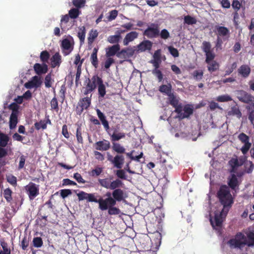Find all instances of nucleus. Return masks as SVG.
Wrapping results in <instances>:
<instances>
[{"instance_id":"de8ad7c7","label":"nucleus","mask_w":254,"mask_h":254,"mask_svg":"<svg viewBox=\"0 0 254 254\" xmlns=\"http://www.w3.org/2000/svg\"><path fill=\"white\" fill-rule=\"evenodd\" d=\"M81 11L77 8H72L68 11V15L71 19H76L80 15Z\"/></svg>"},{"instance_id":"8fccbe9b","label":"nucleus","mask_w":254,"mask_h":254,"mask_svg":"<svg viewBox=\"0 0 254 254\" xmlns=\"http://www.w3.org/2000/svg\"><path fill=\"white\" fill-rule=\"evenodd\" d=\"M242 6L241 3L238 0H233L232 3V6L235 11L234 14V18L236 17V15H238V11L240 9Z\"/></svg>"},{"instance_id":"39448f33","label":"nucleus","mask_w":254,"mask_h":254,"mask_svg":"<svg viewBox=\"0 0 254 254\" xmlns=\"http://www.w3.org/2000/svg\"><path fill=\"white\" fill-rule=\"evenodd\" d=\"M246 236L242 232L237 233L234 238L230 239L228 242V244L231 248H237L242 249L245 246L246 243L245 240Z\"/></svg>"},{"instance_id":"603ef678","label":"nucleus","mask_w":254,"mask_h":254,"mask_svg":"<svg viewBox=\"0 0 254 254\" xmlns=\"http://www.w3.org/2000/svg\"><path fill=\"white\" fill-rule=\"evenodd\" d=\"M12 193V191L9 188H7L4 190L3 196H4V197L5 198V199H6V200L8 202H10L12 199V198L11 196Z\"/></svg>"},{"instance_id":"b1692460","label":"nucleus","mask_w":254,"mask_h":254,"mask_svg":"<svg viewBox=\"0 0 254 254\" xmlns=\"http://www.w3.org/2000/svg\"><path fill=\"white\" fill-rule=\"evenodd\" d=\"M251 71V68L247 64H243L238 69V74L244 78H246L249 76Z\"/></svg>"},{"instance_id":"473e14b6","label":"nucleus","mask_w":254,"mask_h":254,"mask_svg":"<svg viewBox=\"0 0 254 254\" xmlns=\"http://www.w3.org/2000/svg\"><path fill=\"white\" fill-rule=\"evenodd\" d=\"M0 244L3 250L0 251V254H11V250L7 242L3 240H0Z\"/></svg>"},{"instance_id":"4468645a","label":"nucleus","mask_w":254,"mask_h":254,"mask_svg":"<svg viewBox=\"0 0 254 254\" xmlns=\"http://www.w3.org/2000/svg\"><path fill=\"white\" fill-rule=\"evenodd\" d=\"M94 146L97 150L106 151L111 148V143L109 140L103 139L95 142Z\"/></svg>"},{"instance_id":"e2e57ef3","label":"nucleus","mask_w":254,"mask_h":254,"mask_svg":"<svg viewBox=\"0 0 254 254\" xmlns=\"http://www.w3.org/2000/svg\"><path fill=\"white\" fill-rule=\"evenodd\" d=\"M168 49L170 54L174 58H177L179 56V53L178 50L173 46H169Z\"/></svg>"},{"instance_id":"6ab92c4d","label":"nucleus","mask_w":254,"mask_h":254,"mask_svg":"<svg viewBox=\"0 0 254 254\" xmlns=\"http://www.w3.org/2000/svg\"><path fill=\"white\" fill-rule=\"evenodd\" d=\"M112 195L113 196L112 198L114 199L116 204L117 201L120 202L127 197L125 192L121 189H117L113 190Z\"/></svg>"},{"instance_id":"49530a36","label":"nucleus","mask_w":254,"mask_h":254,"mask_svg":"<svg viewBox=\"0 0 254 254\" xmlns=\"http://www.w3.org/2000/svg\"><path fill=\"white\" fill-rule=\"evenodd\" d=\"M228 40V39H224L222 37H217L215 41V48L216 50H221L223 48L222 45L223 42Z\"/></svg>"},{"instance_id":"6e6d98bb","label":"nucleus","mask_w":254,"mask_h":254,"mask_svg":"<svg viewBox=\"0 0 254 254\" xmlns=\"http://www.w3.org/2000/svg\"><path fill=\"white\" fill-rule=\"evenodd\" d=\"M72 2L73 5L76 7L75 8H79L83 7L85 4V0H72Z\"/></svg>"},{"instance_id":"69168bd1","label":"nucleus","mask_w":254,"mask_h":254,"mask_svg":"<svg viewBox=\"0 0 254 254\" xmlns=\"http://www.w3.org/2000/svg\"><path fill=\"white\" fill-rule=\"evenodd\" d=\"M76 136L78 143H83V138L82 137V130L80 127H78L76 129Z\"/></svg>"},{"instance_id":"c9c22d12","label":"nucleus","mask_w":254,"mask_h":254,"mask_svg":"<svg viewBox=\"0 0 254 254\" xmlns=\"http://www.w3.org/2000/svg\"><path fill=\"white\" fill-rule=\"evenodd\" d=\"M172 90V86L170 84L168 85H162L159 87V91L163 93H165L168 96L170 95L172 93H171Z\"/></svg>"},{"instance_id":"4d7b16f0","label":"nucleus","mask_w":254,"mask_h":254,"mask_svg":"<svg viewBox=\"0 0 254 254\" xmlns=\"http://www.w3.org/2000/svg\"><path fill=\"white\" fill-rule=\"evenodd\" d=\"M115 205H112L108 209V212L109 215H118L121 213L120 209L115 207Z\"/></svg>"},{"instance_id":"423d86ee","label":"nucleus","mask_w":254,"mask_h":254,"mask_svg":"<svg viewBox=\"0 0 254 254\" xmlns=\"http://www.w3.org/2000/svg\"><path fill=\"white\" fill-rule=\"evenodd\" d=\"M143 35L149 39L156 38L159 36V27L158 24L151 23L143 32Z\"/></svg>"},{"instance_id":"aec40b11","label":"nucleus","mask_w":254,"mask_h":254,"mask_svg":"<svg viewBox=\"0 0 254 254\" xmlns=\"http://www.w3.org/2000/svg\"><path fill=\"white\" fill-rule=\"evenodd\" d=\"M135 47H129L126 49H122L118 54L117 57L124 58H130L133 56L135 51H136V49H135Z\"/></svg>"},{"instance_id":"ea45409f","label":"nucleus","mask_w":254,"mask_h":254,"mask_svg":"<svg viewBox=\"0 0 254 254\" xmlns=\"http://www.w3.org/2000/svg\"><path fill=\"white\" fill-rule=\"evenodd\" d=\"M86 29L84 26L79 27V30L77 33V37L80 40L81 43L84 42L85 38Z\"/></svg>"},{"instance_id":"052dcab7","label":"nucleus","mask_w":254,"mask_h":254,"mask_svg":"<svg viewBox=\"0 0 254 254\" xmlns=\"http://www.w3.org/2000/svg\"><path fill=\"white\" fill-rule=\"evenodd\" d=\"M33 246L36 248H40L42 246L43 242L41 237H35L33 240Z\"/></svg>"},{"instance_id":"3c124183","label":"nucleus","mask_w":254,"mask_h":254,"mask_svg":"<svg viewBox=\"0 0 254 254\" xmlns=\"http://www.w3.org/2000/svg\"><path fill=\"white\" fill-rule=\"evenodd\" d=\"M184 22L188 25H193L196 23L197 20L195 18L188 15L184 17Z\"/></svg>"},{"instance_id":"72a5a7b5","label":"nucleus","mask_w":254,"mask_h":254,"mask_svg":"<svg viewBox=\"0 0 254 254\" xmlns=\"http://www.w3.org/2000/svg\"><path fill=\"white\" fill-rule=\"evenodd\" d=\"M246 245L248 247L254 246V233L250 232L247 234V238L246 237L245 240Z\"/></svg>"},{"instance_id":"bb28decb","label":"nucleus","mask_w":254,"mask_h":254,"mask_svg":"<svg viewBox=\"0 0 254 254\" xmlns=\"http://www.w3.org/2000/svg\"><path fill=\"white\" fill-rule=\"evenodd\" d=\"M97 116L101 122L104 128L107 130L109 129V125L108 121L106 120L105 115L98 109L96 110Z\"/></svg>"},{"instance_id":"393cba45","label":"nucleus","mask_w":254,"mask_h":254,"mask_svg":"<svg viewBox=\"0 0 254 254\" xmlns=\"http://www.w3.org/2000/svg\"><path fill=\"white\" fill-rule=\"evenodd\" d=\"M138 36V33L136 31H131L126 35L123 40L124 46H127L128 44L136 39Z\"/></svg>"},{"instance_id":"f03ea898","label":"nucleus","mask_w":254,"mask_h":254,"mask_svg":"<svg viewBox=\"0 0 254 254\" xmlns=\"http://www.w3.org/2000/svg\"><path fill=\"white\" fill-rule=\"evenodd\" d=\"M201 49L205 54V63L208 64V70L213 72L218 69L219 64L214 59L215 58V54L211 49V45L209 42L203 41L202 43Z\"/></svg>"},{"instance_id":"79ce46f5","label":"nucleus","mask_w":254,"mask_h":254,"mask_svg":"<svg viewBox=\"0 0 254 254\" xmlns=\"http://www.w3.org/2000/svg\"><path fill=\"white\" fill-rule=\"evenodd\" d=\"M125 137V133L124 132L116 133V131L111 135V140L113 142L118 141Z\"/></svg>"},{"instance_id":"5fc2aeb1","label":"nucleus","mask_w":254,"mask_h":254,"mask_svg":"<svg viewBox=\"0 0 254 254\" xmlns=\"http://www.w3.org/2000/svg\"><path fill=\"white\" fill-rule=\"evenodd\" d=\"M216 100L220 102H225L232 101V98L229 95L225 94L218 96Z\"/></svg>"},{"instance_id":"c85d7f7f","label":"nucleus","mask_w":254,"mask_h":254,"mask_svg":"<svg viewBox=\"0 0 254 254\" xmlns=\"http://www.w3.org/2000/svg\"><path fill=\"white\" fill-rule=\"evenodd\" d=\"M69 39L65 38L63 40L61 44L62 48L65 50L71 51L73 49V46L70 41V39L73 40L72 37L69 35Z\"/></svg>"},{"instance_id":"2f4dec72","label":"nucleus","mask_w":254,"mask_h":254,"mask_svg":"<svg viewBox=\"0 0 254 254\" xmlns=\"http://www.w3.org/2000/svg\"><path fill=\"white\" fill-rule=\"evenodd\" d=\"M112 149L113 151L119 154H122L126 153V149L120 144L116 142H113Z\"/></svg>"},{"instance_id":"c756f323","label":"nucleus","mask_w":254,"mask_h":254,"mask_svg":"<svg viewBox=\"0 0 254 254\" xmlns=\"http://www.w3.org/2000/svg\"><path fill=\"white\" fill-rule=\"evenodd\" d=\"M238 162L239 160L237 158H232L229 160L228 164L231 167L230 170L231 173H236L237 168L240 167V165Z\"/></svg>"},{"instance_id":"c03bdc74","label":"nucleus","mask_w":254,"mask_h":254,"mask_svg":"<svg viewBox=\"0 0 254 254\" xmlns=\"http://www.w3.org/2000/svg\"><path fill=\"white\" fill-rule=\"evenodd\" d=\"M98 32L97 30L92 29L89 34L88 37V42L89 44H92L94 40L98 37Z\"/></svg>"},{"instance_id":"bf43d9fd","label":"nucleus","mask_w":254,"mask_h":254,"mask_svg":"<svg viewBox=\"0 0 254 254\" xmlns=\"http://www.w3.org/2000/svg\"><path fill=\"white\" fill-rule=\"evenodd\" d=\"M7 136L3 133H0V146L5 147L8 142Z\"/></svg>"},{"instance_id":"a211bd4d","label":"nucleus","mask_w":254,"mask_h":254,"mask_svg":"<svg viewBox=\"0 0 254 254\" xmlns=\"http://www.w3.org/2000/svg\"><path fill=\"white\" fill-rule=\"evenodd\" d=\"M105 56L107 58H112V57L116 55L120 52V46L119 44H115L112 46H109L105 49Z\"/></svg>"},{"instance_id":"58836bf2","label":"nucleus","mask_w":254,"mask_h":254,"mask_svg":"<svg viewBox=\"0 0 254 254\" xmlns=\"http://www.w3.org/2000/svg\"><path fill=\"white\" fill-rule=\"evenodd\" d=\"M124 185L123 182L119 179H117L111 182V190H115L117 189H120Z\"/></svg>"},{"instance_id":"f257e3e1","label":"nucleus","mask_w":254,"mask_h":254,"mask_svg":"<svg viewBox=\"0 0 254 254\" xmlns=\"http://www.w3.org/2000/svg\"><path fill=\"white\" fill-rule=\"evenodd\" d=\"M217 197L223 205L222 213H228L234 203L233 198L230 193L229 187L225 185L221 186L217 191Z\"/></svg>"},{"instance_id":"864d4df0","label":"nucleus","mask_w":254,"mask_h":254,"mask_svg":"<svg viewBox=\"0 0 254 254\" xmlns=\"http://www.w3.org/2000/svg\"><path fill=\"white\" fill-rule=\"evenodd\" d=\"M6 179L8 183L12 186L15 187L17 185V178L14 176L10 174L6 176Z\"/></svg>"},{"instance_id":"a19ab883","label":"nucleus","mask_w":254,"mask_h":254,"mask_svg":"<svg viewBox=\"0 0 254 254\" xmlns=\"http://www.w3.org/2000/svg\"><path fill=\"white\" fill-rule=\"evenodd\" d=\"M203 74L202 70H195L191 73V75L195 80L198 81L202 79Z\"/></svg>"},{"instance_id":"ddd939ff","label":"nucleus","mask_w":254,"mask_h":254,"mask_svg":"<svg viewBox=\"0 0 254 254\" xmlns=\"http://www.w3.org/2000/svg\"><path fill=\"white\" fill-rule=\"evenodd\" d=\"M213 31L216 33L217 37H222L224 39H229L230 37V30L226 27L216 25Z\"/></svg>"},{"instance_id":"09e8293b","label":"nucleus","mask_w":254,"mask_h":254,"mask_svg":"<svg viewBox=\"0 0 254 254\" xmlns=\"http://www.w3.org/2000/svg\"><path fill=\"white\" fill-rule=\"evenodd\" d=\"M121 38V36L117 34L115 35H111L108 37L107 41L110 43L119 44L118 43Z\"/></svg>"},{"instance_id":"412c9836","label":"nucleus","mask_w":254,"mask_h":254,"mask_svg":"<svg viewBox=\"0 0 254 254\" xmlns=\"http://www.w3.org/2000/svg\"><path fill=\"white\" fill-rule=\"evenodd\" d=\"M168 99L170 104L175 108L174 112L175 113L180 112L182 104L179 102V100L176 98L173 93L168 96Z\"/></svg>"},{"instance_id":"f704fd0d","label":"nucleus","mask_w":254,"mask_h":254,"mask_svg":"<svg viewBox=\"0 0 254 254\" xmlns=\"http://www.w3.org/2000/svg\"><path fill=\"white\" fill-rule=\"evenodd\" d=\"M97 87L99 97L103 98L106 95V86L104 84L103 79L101 80Z\"/></svg>"},{"instance_id":"2eb2a0df","label":"nucleus","mask_w":254,"mask_h":254,"mask_svg":"<svg viewBox=\"0 0 254 254\" xmlns=\"http://www.w3.org/2000/svg\"><path fill=\"white\" fill-rule=\"evenodd\" d=\"M42 81L41 78L37 75L32 77L31 80L25 84V87L27 89L33 88H37L41 86Z\"/></svg>"},{"instance_id":"f8f14e48","label":"nucleus","mask_w":254,"mask_h":254,"mask_svg":"<svg viewBox=\"0 0 254 254\" xmlns=\"http://www.w3.org/2000/svg\"><path fill=\"white\" fill-rule=\"evenodd\" d=\"M91 104V98L85 97L79 101L76 107V112L77 115H80L84 110L87 109Z\"/></svg>"},{"instance_id":"7c9ffc66","label":"nucleus","mask_w":254,"mask_h":254,"mask_svg":"<svg viewBox=\"0 0 254 254\" xmlns=\"http://www.w3.org/2000/svg\"><path fill=\"white\" fill-rule=\"evenodd\" d=\"M227 115L229 116H236L239 119L241 118L242 117V113L240 109L236 106L231 108V109L228 111Z\"/></svg>"},{"instance_id":"13d9d810","label":"nucleus","mask_w":254,"mask_h":254,"mask_svg":"<svg viewBox=\"0 0 254 254\" xmlns=\"http://www.w3.org/2000/svg\"><path fill=\"white\" fill-rule=\"evenodd\" d=\"M116 175L117 176L119 179L127 180V176L126 175L125 171L124 170L121 169H118L116 173Z\"/></svg>"},{"instance_id":"9b49d317","label":"nucleus","mask_w":254,"mask_h":254,"mask_svg":"<svg viewBox=\"0 0 254 254\" xmlns=\"http://www.w3.org/2000/svg\"><path fill=\"white\" fill-rule=\"evenodd\" d=\"M39 186L30 182L25 187V189L30 199H33L39 194Z\"/></svg>"},{"instance_id":"a878e982","label":"nucleus","mask_w":254,"mask_h":254,"mask_svg":"<svg viewBox=\"0 0 254 254\" xmlns=\"http://www.w3.org/2000/svg\"><path fill=\"white\" fill-rule=\"evenodd\" d=\"M62 62V56L59 52L56 53L51 58L52 67L55 68L57 66H60Z\"/></svg>"},{"instance_id":"4be33fe9","label":"nucleus","mask_w":254,"mask_h":254,"mask_svg":"<svg viewBox=\"0 0 254 254\" xmlns=\"http://www.w3.org/2000/svg\"><path fill=\"white\" fill-rule=\"evenodd\" d=\"M227 213H222V210L220 212L219 214H215L214 216V222L211 220H210L211 224L212 227L215 228V226L221 227L223 222V217H225Z\"/></svg>"},{"instance_id":"0e129e2a","label":"nucleus","mask_w":254,"mask_h":254,"mask_svg":"<svg viewBox=\"0 0 254 254\" xmlns=\"http://www.w3.org/2000/svg\"><path fill=\"white\" fill-rule=\"evenodd\" d=\"M152 73L156 76L159 82H161L163 79V75L161 71L159 69H153Z\"/></svg>"},{"instance_id":"338daca9","label":"nucleus","mask_w":254,"mask_h":254,"mask_svg":"<svg viewBox=\"0 0 254 254\" xmlns=\"http://www.w3.org/2000/svg\"><path fill=\"white\" fill-rule=\"evenodd\" d=\"M103 172V168L101 167H96L94 169L92 170L91 172V175L92 177H97L99 176Z\"/></svg>"},{"instance_id":"cd10ccee","label":"nucleus","mask_w":254,"mask_h":254,"mask_svg":"<svg viewBox=\"0 0 254 254\" xmlns=\"http://www.w3.org/2000/svg\"><path fill=\"white\" fill-rule=\"evenodd\" d=\"M228 185L232 190H235L236 188L238 187V180L236 175L233 174L229 177L228 179Z\"/></svg>"},{"instance_id":"f3484780","label":"nucleus","mask_w":254,"mask_h":254,"mask_svg":"<svg viewBox=\"0 0 254 254\" xmlns=\"http://www.w3.org/2000/svg\"><path fill=\"white\" fill-rule=\"evenodd\" d=\"M153 43L148 40H145L140 43L136 47L138 53L143 52L146 51H150L152 47Z\"/></svg>"},{"instance_id":"9d476101","label":"nucleus","mask_w":254,"mask_h":254,"mask_svg":"<svg viewBox=\"0 0 254 254\" xmlns=\"http://www.w3.org/2000/svg\"><path fill=\"white\" fill-rule=\"evenodd\" d=\"M108 160L110 161L117 169H122L125 162V157L122 154H117L114 157L109 153H107Z\"/></svg>"},{"instance_id":"37998d69","label":"nucleus","mask_w":254,"mask_h":254,"mask_svg":"<svg viewBox=\"0 0 254 254\" xmlns=\"http://www.w3.org/2000/svg\"><path fill=\"white\" fill-rule=\"evenodd\" d=\"M50 57V55L46 50L43 51L40 53V59L41 61L44 64H46L48 62Z\"/></svg>"},{"instance_id":"5701e85b","label":"nucleus","mask_w":254,"mask_h":254,"mask_svg":"<svg viewBox=\"0 0 254 254\" xmlns=\"http://www.w3.org/2000/svg\"><path fill=\"white\" fill-rule=\"evenodd\" d=\"M34 70L38 75L45 74L47 72L48 66L46 64L43 63L42 64L36 63L33 66Z\"/></svg>"},{"instance_id":"0eeeda50","label":"nucleus","mask_w":254,"mask_h":254,"mask_svg":"<svg viewBox=\"0 0 254 254\" xmlns=\"http://www.w3.org/2000/svg\"><path fill=\"white\" fill-rule=\"evenodd\" d=\"M97 197H99V198H97V201H95L94 202L99 204V208L102 211L106 210L110 206L116 205L114 198H106L105 199H103L99 195H97Z\"/></svg>"},{"instance_id":"680f3d73","label":"nucleus","mask_w":254,"mask_h":254,"mask_svg":"<svg viewBox=\"0 0 254 254\" xmlns=\"http://www.w3.org/2000/svg\"><path fill=\"white\" fill-rule=\"evenodd\" d=\"M245 172L247 173H251L254 168V164L252 161H249L245 165Z\"/></svg>"},{"instance_id":"a18cd8bd","label":"nucleus","mask_w":254,"mask_h":254,"mask_svg":"<svg viewBox=\"0 0 254 254\" xmlns=\"http://www.w3.org/2000/svg\"><path fill=\"white\" fill-rule=\"evenodd\" d=\"M84 59H82L79 64L77 66L76 77H75V85L78 86V82L80 79V77L81 74V65L83 63Z\"/></svg>"},{"instance_id":"e433bc0d","label":"nucleus","mask_w":254,"mask_h":254,"mask_svg":"<svg viewBox=\"0 0 254 254\" xmlns=\"http://www.w3.org/2000/svg\"><path fill=\"white\" fill-rule=\"evenodd\" d=\"M112 179V177H111L110 179L105 178V179H99L98 180V182L99 184L103 187L107 189H111V183L110 180Z\"/></svg>"},{"instance_id":"20e7f679","label":"nucleus","mask_w":254,"mask_h":254,"mask_svg":"<svg viewBox=\"0 0 254 254\" xmlns=\"http://www.w3.org/2000/svg\"><path fill=\"white\" fill-rule=\"evenodd\" d=\"M102 78L98 75H93L91 78H87L85 81V90L84 94L86 95L93 92L98 86Z\"/></svg>"},{"instance_id":"1a4fd4ad","label":"nucleus","mask_w":254,"mask_h":254,"mask_svg":"<svg viewBox=\"0 0 254 254\" xmlns=\"http://www.w3.org/2000/svg\"><path fill=\"white\" fill-rule=\"evenodd\" d=\"M235 95L239 100L246 104H254V98L251 94L248 93L243 90H238L235 91Z\"/></svg>"},{"instance_id":"6e6552de","label":"nucleus","mask_w":254,"mask_h":254,"mask_svg":"<svg viewBox=\"0 0 254 254\" xmlns=\"http://www.w3.org/2000/svg\"><path fill=\"white\" fill-rule=\"evenodd\" d=\"M194 108L192 104H188L184 106L183 105L180 108V112H176L178 114V117L180 119L189 118L193 114Z\"/></svg>"},{"instance_id":"7ed1b4c3","label":"nucleus","mask_w":254,"mask_h":254,"mask_svg":"<svg viewBox=\"0 0 254 254\" xmlns=\"http://www.w3.org/2000/svg\"><path fill=\"white\" fill-rule=\"evenodd\" d=\"M238 138L242 143L244 144L240 149L243 154L246 155L250 149L251 157L254 160V144L252 145L250 142V137L245 133L241 132L238 135Z\"/></svg>"},{"instance_id":"dca6fc26","label":"nucleus","mask_w":254,"mask_h":254,"mask_svg":"<svg viewBox=\"0 0 254 254\" xmlns=\"http://www.w3.org/2000/svg\"><path fill=\"white\" fill-rule=\"evenodd\" d=\"M78 199L79 201L84 199L87 200L88 202L97 201V197L95 193H88L83 191H81L77 194Z\"/></svg>"},{"instance_id":"4c0bfd02","label":"nucleus","mask_w":254,"mask_h":254,"mask_svg":"<svg viewBox=\"0 0 254 254\" xmlns=\"http://www.w3.org/2000/svg\"><path fill=\"white\" fill-rule=\"evenodd\" d=\"M17 124V114L16 113H12L9 120V127L11 129L15 127Z\"/></svg>"},{"instance_id":"774afa93","label":"nucleus","mask_w":254,"mask_h":254,"mask_svg":"<svg viewBox=\"0 0 254 254\" xmlns=\"http://www.w3.org/2000/svg\"><path fill=\"white\" fill-rule=\"evenodd\" d=\"M159 36L162 39L166 40L170 37V33L167 29H164L159 32Z\"/></svg>"}]
</instances>
